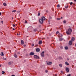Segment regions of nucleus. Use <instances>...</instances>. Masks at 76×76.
I'll return each instance as SVG.
<instances>
[{"mask_svg":"<svg viewBox=\"0 0 76 76\" xmlns=\"http://www.w3.org/2000/svg\"><path fill=\"white\" fill-rule=\"evenodd\" d=\"M45 20V18L44 17H42L41 19L39 20V21L40 23L42 24L44 23V20Z\"/></svg>","mask_w":76,"mask_h":76,"instance_id":"f257e3e1","label":"nucleus"},{"mask_svg":"<svg viewBox=\"0 0 76 76\" xmlns=\"http://www.w3.org/2000/svg\"><path fill=\"white\" fill-rule=\"evenodd\" d=\"M72 32V29L71 28H68V30H67L66 31V34H67V35H70Z\"/></svg>","mask_w":76,"mask_h":76,"instance_id":"f03ea898","label":"nucleus"},{"mask_svg":"<svg viewBox=\"0 0 76 76\" xmlns=\"http://www.w3.org/2000/svg\"><path fill=\"white\" fill-rule=\"evenodd\" d=\"M47 64L48 65H51L52 64V62H47Z\"/></svg>","mask_w":76,"mask_h":76,"instance_id":"7ed1b4c3","label":"nucleus"},{"mask_svg":"<svg viewBox=\"0 0 76 76\" xmlns=\"http://www.w3.org/2000/svg\"><path fill=\"white\" fill-rule=\"evenodd\" d=\"M41 56L42 57H44V51H43L42 53Z\"/></svg>","mask_w":76,"mask_h":76,"instance_id":"20e7f679","label":"nucleus"},{"mask_svg":"<svg viewBox=\"0 0 76 76\" xmlns=\"http://www.w3.org/2000/svg\"><path fill=\"white\" fill-rule=\"evenodd\" d=\"M66 70L67 73H69V68L66 67Z\"/></svg>","mask_w":76,"mask_h":76,"instance_id":"39448f33","label":"nucleus"},{"mask_svg":"<svg viewBox=\"0 0 76 76\" xmlns=\"http://www.w3.org/2000/svg\"><path fill=\"white\" fill-rule=\"evenodd\" d=\"M34 54H35V53L33 52L30 53L29 54L30 56H33V55H34Z\"/></svg>","mask_w":76,"mask_h":76,"instance_id":"423d86ee","label":"nucleus"},{"mask_svg":"<svg viewBox=\"0 0 76 76\" xmlns=\"http://www.w3.org/2000/svg\"><path fill=\"white\" fill-rule=\"evenodd\" d=\"M34 58L37 59L38 58V56H37V55H35L34 56Z\"/></svg>","mask_w":76,"mask_h":76,"instance_id":"0eeeda50","label":"nucleus"},{"mask_svg":"<svg viewBox=\"0 0 76 76\" xmlns=\"http://www.w3.org/2000/svg\"><path fill=\"white\" fill-rule=\"evenodd\" d=\"M72 41H75V37H72L71 39Z\"/></svg>","mask_w":76,"mask_h":76,"instance_id":"6e6552de","label":"nucleus"},{"mask_svg":"<svg viewBox=\"0 0 76 76\" xmlns=\"http://www.w3.org/2000/svg\"><path fill=\"white\" fill-rule=\"evenodd\" d=\"M69 45H72V41H70L69 42Z\"/></svg>","mask_w":76,"mask_h":76,"instance_id":"1a4fd4ad","label":"nucleus"},{"mask_svg":"<svg viewBox=\"0 0 76 76\" xmlns=\"http://www.w3.org/2000/svg\"><path fill=\"white\" fill-rule=\"evenodd\" d=\"M21 44H22V45H23V44H24V42H23V41L21 40Z\"/></svg>","mask_w":76,"mask_h":76,"instance_id":"9d476101","label":"nucleus"},{"mask_svg":"<svg viewBox=\"0 0 76 76\" xmlns=\"http://www.w3.org/2000/svg\"><path fill=\"white\" fill-rule=\"evenodd\" d=\"M42 41H39V44H42Z\"/></svg>","mask_w":76,"mask_h":76,"instance_id":"9b49d317","label":"nucleus"},{"mask_svg":"<svg viewBox=\"0 0 76 76\" xmlns=\"http://www.w3.org/2000/svg\"><path fill=\"white\" fill-rule=\"evenodd\" d=\"M63 39V38H61L59 39V40L60 41H62V40Z\"/></svg>","mask_w":76,"mask_h":76,"instance_id":"f8f14e48","label":"nucleus"},{"mask_svg":"<svg viewBox=\"0 0 76 76\" xmlns=\"http://www.w3.org/2000/svg\"><path fill=\"white\" fill-rule=\"evenodd\" d=\"M8 64L9 65H11V64H12V62L11 61L9 62L8 63Z\"/></svg>","mask_w":76,"mask_h":76,"instance_id":"ddd939ff","label":"nucleus"},{"mask_svg":"<svg viewBox=\"0 0 76 76\" xmlns=\"http://www.w3.org/2000/svg\"><path fill=\"white\" fill-rule=\"evenodd\" d=\"M1 56H4V54H3V53L1 52Z\"/></svg>","mask_w":76,"mask_h":76,"instance_id":"4468645a","label":"nucleus"},{"mask_svg":"<svg viewBox=\"0 0 76 76\" xmlns=\"http://www.w3.org/2000/svg\"><path fill=\"white\" fill-rule=\"evenodd\" d=\"M3 5L4 6H7L6 3H4L3 4Z\"/></svg>","mask_w":76,"mask_h":76,"instance_id":"2eb2a0df","label":"nucleus"},{"mask_svg":"<svg viewBox=\"0 0 76 76\" xmlns=\"http://www.w3.org/2000/svg\"><path fill=\"white\" fill-rule=\"evenodd\" d=\"M68 7H69V6L68 5H66L65 6V7L66 9H67V8H68Z\"/></svg>","mask_w":76,"mask_h":76,"instance_id":"dca6fc26","label":"nucleus"},{"mask_svg":"<svg viewBox=\"0 0 76 76\" xmlns=\"http://www.w3.org/2000/svg\"><path fill=\"white\" fill-rule=\"evenodd\" d=\"M34 32H36V31H37V28H35L34 29Z\"/></svg>","mask_w":76,"mask_h":76,"instance_id":"f3484780","label":"nucleus"},{"mask_svg":"<svg viewBox=\"0 0 76 76\" xmlns=\"http://www.w3.org/2000/svg\"><path fill=\"white\" fill-rule=\"evenodd\" d=\"M65 50H68V47L67 46H66L65 47Z\"/></svg>","mask_w":76,"mask_h":76,"instance_id":"a211bd4d","label":"nucleus"},{"mask_svg":"<svg viewBox=\"0 0 76 76\" xmlns=\"http://www.w3.org/2000/svg\"><path fill=\"white\" fill-rule=\"evenodd\" d=\"M65 64L66 65H67L68 66H69V64L67 62H65Z\"/></svg>","mask_w":76,"mask_h":76,"instance_id":"6ab92c4d","label":"nucleus"},{"mask_svg":"<svg viewBox=\"0 0 76 76\" xmlns=\"http://www.w3.org/2000/svg\"><path fill=\"white\" fill-rule=\"evenodd\" d=\"M60 47L61 49H63V46H62L61 45L60 46Z\"/></svg>","mask_w":76,"mask_h":76,"instance_id":"aec40b11","label":"nucleus"},{"mask_svg":"<svg viewBox=\"0 0 76 76\" xmlns=\"http://www.w3.org/2000/svg\"><path fill=\"white\" fill-rule=\"evenodd\" d=\"M17 55L15 54L14 55V57H15V58H17Z\"/></svg>","mask_w":76,"mask_h":76,"instance_id":"412c9836","label":"nucleus"},{"mask_svg":"<svg viewBox=\"0 0 76 76\" xmlns=\"http://www.w3.org/2000/svg\"><path fill=\"white\" fill-rule=\"evenodd\" d=\"M36 51L37 52H38V48H37L36 50Z\"/></svg>","mask_w":76,"mask_h":76,"instance_id":"4be33fe9","label":"nucleus"},{"mask_svg":"<svg viewBox=\"0 0 76 76\" xmlns=\"http://www.w3.org/2000/svg\"><path fill=\"white\" fill-rule=\"evenodd\" d=\"M59 66L60 67H62V64H59Z\"/></svg>","mask_w":76,"mask_h":76,"instance_id":"5701e85b","label":"nucleus"},{"mask_svg":"<svg viewBox=\"0 0 76 76\" xmlns=\"http://www.w3.org/2000/svg\"><path fill=\"white\" fill-rule=\"evenodd\" d=\"M16 12V10H14L12 11V12H14V13Z\"/></svg>","mask_w":76,"mask_h":76,"instance_id":"b1692460","label":"nucleus"},{"mask_svg":"<svg viewBox=\"0 0 76 76\" xmlns=\"http://www.w3.org/2000/svg\"><path fill=\"white\" fill-rule=\"evenodd\" d=\"M62 58H61V57H59V59L60 60Z\"/></svg>","mask_w":76,"mask_h":76,"instance_id":"393cba45","label":"nucleus"},{"mask_svg":"<svg viewBox=\"0 0 76 76\" xmlns=\"http://www.w3.org/2000/svg\"><path fill=\"white\" fill-rule=\"evenodd\" d=\"M3 60H6V58H5L3 57Z\"/></svg>","mask_w":76,"mask_h":76,"instance_id":"a878e982","label":"nucleus"},{"mask_svg":"<svg viewBox=\"0 0 76 76\" xmlns=\"http://www.w3.org/2000/svg\"><path fill=\"white\" fill-rule=\"evenodd\" d=\"M40 15H41V13L38 12V16H40Z\"/></svg>","mask_w":76,"mask_h":76,"instance_id":"bb28decb","label":"nucleus"},{"mask_svg":"<svg viewBox=\"0 0 76 76\" xmlns=\"http://www.w3.org/2000/svg\"><path fill=\"white\" fill-rule=\"evenodd\" d=\"M5 73V72L4 71H2V74H4Z\"/></svg>","mask_w":76,"mask_h":76,"instance_id":"cd10ccee","label":"nucleus"},{"mask_svg":"<svg viewBox=\"0 0 76 76\" xmlns=\"http://www.w3.org/2000/svg\"><path fill=\"white\" fill-rule=\"evenodd\" d=\"M63 22L64 23H66V21L65 20Z\"/></svg>","mask_w":76,"mask_h":76,"instance_id":"c85d7f7f","label":"nucleus"},{"mask_svg":"<svg viewBox=\"0 0 76 76\" xmlns=\"http://www.w3.org/2000/svg\"><path fill=\"white\" fill-rule=\"evenodd\" d=\"M48 70H45V72H46V73H48Z\"/></svg>","mask_w":76,"mask_h":76,"instance_id":"c756f323","label":"nucleus"},{"mask_svg":"<svg viewBox=\"0 0 76 76\" xmlns=\"http://www.w3.org/2000/svg\"><path fill=\"white\" fill-rule=\"evenodd\" d=\"M73 4V2H71L70 3V5H72V4Z\"/></svg>","mask_w":76,"mask_h":76,"instance_id":"7c9ffc66","label":"nucleus"},{"mask_svg":"<svg viewBox=\"0 0 76 76\" xmlns=\"http://www.w3.org/2000/svg\"><path fill=\"white\" fill-rule=\"evenodd\" d=\"M60 37H63V35H62V34H61L60 35Z\"/></svg>","mask_w":76,"mask_h":76,"instance_id":"2f4dec72","label":"nucleus"},{"mask_svg":"<svg viewBox=\"0 0 76 76\" xmlns=\"http://www.w3.org/2000/svg\"><path fill=\"white\" fill-rule=\"evenodd\" d=\"M59 33V32H58V31L57 32H56V34H58Z\"/></svg>","mask_w":76,"mask_h":76,"instance_id":"473e14b6","label":"nucleus"},{"mask_svg":"<svg viewBox=\"0 0 76 76\" xmlns=\"http://www.w3.org/2000/svg\"><path fill=\"white\" fill-rule=\"evenodd\" d=\"M57 7H60V5L58 4L57 5Z\"/></svg>","mask_w":76,"mask_h":76,"instance_id":"72a5a7b5","label":"nucleus"},{"mask_svg":"<svg viewBox=\"0 0 76 76\" xmlns=\"http://www.w3.org/2000/svg\"><path fill=\"white\" fill-rule=\"evenodd\" d=\"M13 27H15L16 26H15V24H13Z\"/></svg>","mask_w":76,"mask_h":76,"instance_id":"f704fd0d","label":"nucleus"},{"mask_svg":"<svg viewBox=\"0 0 76 76\" xmlns=\"http://www.w3.org/2000/svg\"><path fill=\"white\" fill-rule=\"evenodd\" d=\"M39 51H40V49L38 48V52H39Z\"/></svg>","mask_w":76,"mask_h":76,"instance_id":"c9c22d12","label":"nucleus"},{"mask_svg":"<svg viewBox=\"0 0 76 76\" xmlns=\"http://www.w3.org/2000/svg\"><path fill=\"white\" fill-rule=\"evenodd\" d=\"M32 47L34 46V44H32Z\"/></svg>","mask_w":76,"mask_h":76,"instance_id":"e433bc0d","label":"nucleus"},{"mask_svg":"<svg viewBox=\"0 0 76 76\" xmlns=\"http://www.w3.org/2000/svg\"><path fill=\"white\" fill-rule=\"evenodd\" d=\"M25 23H27V21H26V20H25Z\"/></svg>","mask_w":76,"mask_h":76,"instance_id":"4c0bfd02","label":"nucleus"},{"mask_svg":"<svg viewBox=\"0 0 76 76\" xmlns=\"http://www.w3.org/2000/svg\"><path fill=\"white\" fill-rule=\"evenodd\" d=\"M17 35H20V34H18V33H17Z\"/></svg>","mask_w":76,"mask_h":76,"instance_id":"58836bf2","label":"nucleus"},{"mask_svg":"<svg viewBox=\"0 0 76 76\" xmlns=\"http://www.w3.org/2000/svg\"><path fill=\"white\" fill-rule=\"evenodd\" d=\"M57 20H60V18H57Z\"/></svg>","mask_w":76,"mask_h":76,"instance_id":"ea45409f","label":"nucleus"},{"mask_svg":"<svg viewBox=\"0 0 76 76\" xmlns=\"http://www.w3.org/2000/svg\"><path fill=\"white\" fill-rule=\"evenodd\" d=\"M61 72L63 74V71H61Z\"/></svg>","mask_w":76,"mask_h":76,"instance_id":"a19ab883","label":"nucleus"},{"mask_svg":"<svg viewBox=\"0 0 76 76\" xmlns=\"http://www.w3.org/2000/svg\"><path fill=\"white\" fill-rule=\"evenodd\" d=\"M71 76L70 74H69L67 76Z\"/></svg>","mask_w":76,"mask_h":76,"instance_id":"79ce46f5","label":"nucleus"},{"mask_svg":"<svg viewBox=\"0 0 76 76\" xmlns=\"http://www.w3.org/2000/svg\"><path fill=\"white\" fill-rule=\"evenodd\" d=\"M18 54H20V53L19 52H18Z\"/></svg>","mask_w":76,"mask_h":76,"instance_id":"37998d69","label":"nucleus"},{"mask_svg":"<svg viewBox=\"0 0 76 76\" xmlns=\"http://www.w3.org/2000/svg\"><path fill=\"white\" fill-rule=\"evenodd\" d=\"M55 76H57V74H56L55 75Z\"/></svg>","mask_w":76,"mask_h":76,"instance_id":"c03bdc74","label":"nucleus"},{"mask_svg":"<svg viewBox=\"0 0 76 76\" xmlns=\"http://www.w3.org/2000/svg\"><path fill=\"white\" fill-rule=\"evenodd\" d=\"M1 23H3V21H1Z\"/></svg>","mask_w":76,"mask_h":76,"instance_id":"a18cd8bd","label":"nucleus"},{"mask_svg":"<svg viewBox=\"0 0 76 76\" xmlns=\"http://www.w3.org/2000/svg\"><path fill=\"white\" fill-rule=\"evenodd\" d=\"M24 45V47H26V45Z\"/></svg>","mask_w":76,"mask_h":76,"instance_id":"49530a36","label":"nucleus"},{"mask_svg":"<svg viewBox=\"0 0 76 76\" xmlns=\"http://www.w3.org/2000/svg\"><path fill=\"white\" fill-rule=\"evenodd\" d=\"M11 76H15V75H12Z\"/></svg>","mask_w":76,"mask_h":76,"instance_id":"de8ad7c7","label":"nucleus"},{"mask_svg":"<svg viewBox=\"0 0 76 76\" xmlns=\"http://www.w3.org/2000/svg\"><path fill=\"white\" fill-rule=\"evenodd\" d=\"M12 29H13V30H15V28H12Z\"/></svg>","mask_w":76,"mask_h":76,"instance_id":"09e8293b","label":"nucleus"},{"mask_svg":"<svg viewBox=\"0 0 76 76\" xmlns=\"http://www.w3.org/2000/svg\"><path fill=\"white\" fill-rule=\"evenodd\" d=\"M1 67V65L0 64V67Z\"/></svg>","mask_w":76,"mask_h":76,"instance_id":"8fccbe9b","label":"nucleus"},{"mask_svg":"<svg viewBox=\"0 0 76 76\" xmlns=\"http://www.w3.org/2000/svg\"><path fill=\"white\" fill-rule=\"evenodd\" d=\"M41 25H39V27H41Z\"/></svg>","mask_w":76,"mask_h":76,"instance_id":"3c124183","label":"nucleus"},{"mask_svg":"<svg viewBox=\"0 0 76 76\" xmlns=\"http://www.w3.org/2000/svg\"><path fill=\"white\" fill-rule=\"evenodd\" d=\"M61 19H63V17H61Z\"/></svg>","mask_w":76,"mask_h":76,"instance_id":"603ef678","label":"nucleus"},{"mask_svg":"<svg viewBox=\"0 0 76 76\" xmlns=\"http://www.w3.org/2000/svg\"><path fill=\"white\" fill-rule=\"evenodd\" d=\"M47 55L48 56H49V55H48V54H47Z\"/></svg>","mask_w":76,"mask_h":76,"instance_id":"864d4df0","label":"nucleus"},{"mask_svg":"<svg viewBox=\"0 0 76 76\" xmlns=\"http://www.w3.org/2000/svg\"><path fill=\"white\" fill-rule=\"evenodd\" d=\"M1 13L0 12V15H1Z\"/></svg>","mask_w":76,"mask_h":76,"instance_id":"5fc2aeb1","label":"nucleus"},{"mask_svg":"<svg viewBox=\"0 0 76 76\" xmlns=\"http://www.w3.org/2000/svg\"><path fill=\"white\" fill-rule=\"evenodd\" d=\"M12 19L13 20V17H12Z\"/></svg>","mask_w":76,"mask_h":76,"instance_id":"6e6d98bb","label":"nucleus"},{"mask_svg":"<svg viewBox=\"0 0 76 76\" xmlns=\"http://www.w3.org/2000/svg\"><path fill=\"white\" fill-rule=\"evenodd\" d=\"M67 60H69V59H68H68H67Z\"/></svg>","mask_w":76,"mask_h":76,"instance_id":"4d7b16f0","label":"nucleus"},{"mask_svg":"<svg viewBox=\"0 0 76 76\" xmlns=\"http://www.w3.org/2000/svg\"><path fill=\"white\" fill-rule=\"evenodd\" d=\"M75 1H76V0H74Z\"/></svg>","mask_w":76,"mask_h":76,"instance_id":"13d9d810","label":"nucleus"},{"mask_svg":"<svg viewBox=\"0 0 76 76\" xmlns=\"http://www.w3.org/2000/svg\"><path fill=\"white\" fill-rule=\"evenodd\" d=\"M47 12H48V11H46Z\"/></svg>","mask_w":76,"mask_h":76,"instance_id":"bf43d9fd","label":"nucleus"},{"mask_svg":"<svg viewBox=\"0 0 76 76\" xmlns=\"http://www.w3.org/2000/svg\"><path fill=\"white\" fill-rule=\"evenodd\" d=\"M49 24H50V23H49Z\"/></svg>","mask_w":76,"mask_h":76,"instance_id":"052dcab7","label":"nucleus"},{"mask_svg":"<svg viewBox=\"0 0 76 76\" xmlns=\"http://www.w3.org/2000/svg\"><path fill=\"white\" fill-rule=\"evenodd\" d=\"M50 19H51V18H50Z\"/></svg>","mask_w":76,"mask_h":76,"instance_id":"680f3d73","label":"nucleus"},{"mask_svg":"<svg viewBox=\"0 0 76 76\" xmlns=\"http://www.w3.org/2000/svg\"><path fill=\"white\" fill-rule=\"evenodd\" d=\"M50 19H51V18H50Z\"/></svg>","mask_w":76,"mask_h":76,"instance_id":"e2e57ef3","label":"nucleus"},{"mask_svg":"<svg viewBox=\"0 0 76 76\" xmlns=\"http://www.w3.org/2000/svg\"><path fill=\"white\" fill-rule=\"evenodd\" d=\"M38 16V14L37 15Z\"/></svg>","mask_w":76,"mask_h":76,"instance_id":"0e129e2a","label":"nucleus"},{"mask_svg":"<svg viewBox=\"0 0 76 76\" xmlns=\"http://www.w3.org/2000/svg\"><path fill=\"white\" fill-rule=\"evenodd\" d=\"M38 58H39V57H38Z\"/></svg>","mask_w":76,"mask_h":76,"instance_id":"69168bd1","label":"nucleus"},{"mask_svg":"<svg viewBox=\"0 0 76 76\" xmlns=\"http://www.w3.org/2000/svg\"><path fill=\"white\" fill-rule=\"evenodd\" d=\"M75 76H76V75Z\"/></svg>","mask_w":76,"mask_h":76,"instance_id":"338daca9","label":"nucleus"},{"mask_svg":"<svg viewBox=\"0 0 76 76\" xmlns=\"http://www.w3.org/2000/svg\"><path fill=\"white\" fill-rule=\"evenodd\" d=\"M0 45H1L0 44Z\"/></svg>","mask_w":76,"mask_h":76,"instance_id":"774afa93","label":"nucleus"}]
</instances>
